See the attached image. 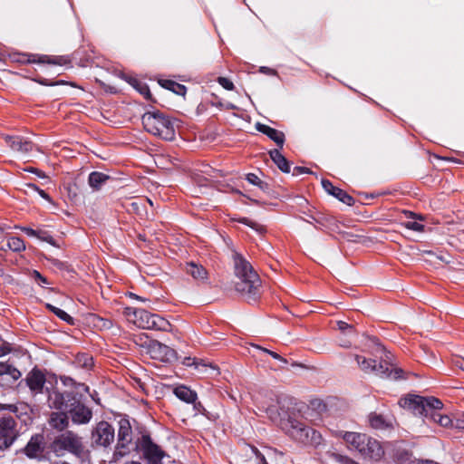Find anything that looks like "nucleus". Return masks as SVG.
<instances>
[{
  "label": "nucleus",
  "mask_w": 464,
  "mask_h": 464,
  "mask_svg": "<svg viewBox=\"0 0 464 464\" xmlns=\"http://www.w3.org/2000/svg\"><path fill=\"white\" fill-rule=\"evenodd\" d=\"M272 160L283 172H290V165L287 160L281 154L278 150H273L269 152Z\"/></svg>",
  "instance_id": "nucleus-24"
},
{
  "label": "nucleus",
  "mask_w": 464,
  "mask_h": 464,
  "mask_svg": "<svg viewBox=\"0 0 464 464\" xmlns=\"http://www.w3.org/2000/svg\"><path fill=\"white\" fill-rule=\"evenodd\" d=\"M130 296H132L135 299L141 300V298L134 294H130Z\"/></svg>",
  "instance_id": "nucleus-57"
},
{
  "label": "nucleus",
  "mask_w": 464,
  "mask_h": 464,
  "mask_svg": "<svg viewBox=\"0 0 464 464\" xmlns=\"http://www.w3.org/2000/svg\"><path fill=\"white\" fill-rule=\"evenodd\" d=\"M265 353H269L272 357H274L275 359L276 360H280L282 361L283 362H286V361L285 359H283L278 353H275V352H271V351H268L266 349H264L263 350Z\"/></svg>",
  "instance_id": "nucleus-43"
},
{
  "label": "nucleus",
  "mask_w": 464,
  "mask_h": 464,
  "mask_svg": "<svg viewBox=\"0 0 464 464\" xmlns=\"http://www.w3.org/2000/svg\"><path fill=\"white\" fill-rule=\"evenodd\" d=\"M322 186L327 193L337 198L343 203L348 206H352L353 204V198L343 189L334 187L331 181L327 179H323Z\"/></svg>",
  "instance_id": "nucleus-16"
},
{
  "label": "nucleus",
  "mask_w": 464,
  "mask_h": 464,
  "mask_svg": "<svg viewBox=\"0 0 464 464\" xmlns=\"http://www.w3.org/2000/svg\"><path fill=\"white\" fill-rule=\"evenodd\" d=\"M10 350L6 346L0 347V357L8 353Z\"/></svg>",
  "instance_id": "nucleus-49"
},
{
  "label": "nucleus",
  "mask_w": 464,
  "mask_h": 464,
  "mask_svg": "<svg viewBox=\"0 0 464 464\" xmlns=\"http://www.w3.org/2000/svg\"><path fill=\"white\" fill-rule=\"evenodd\" d=\"M25 170L29 171V172H36L37 171V169H34V168H30V169H26Z\"/></svg>",
  "instance_id": "nucleus-53"
},
{
  "label": "nucleus",
  "mask_w": 464,
  "mask_h": 464,
  "mask_svg": "<svg viewBox=\"0 0 464 464\" xmlns=\"http://www.w3.org/2000/svg\"><path fill=\"white\" fill-rule=\"evenodd\" d=\"M114 437V428L107 421H100L92 432V441L98 446L108 447Z\"/></svg>",
  "instance_id": "nucleus-10"
},
{
  "label": "nucleus",
  "mask_w": 464,
  "mask_h": 464,
  "mask_svg": "<svg viewBox=\"0 0 464 464\" xmlns=\"http://www.w3.org/2000/svg\"><path fill=\"white\" fill-rule=\"evenodd\" d=\"M22 230L29 237H37L38 231L30 227H22Z\"/></svg>",
  "instance_id": "nucleus-41"
},
{
  "label": "nucleus",
  "mask_w": 464,
  "mask_h": 464,
  "mask_svg": "<svg viewBox=\"0 0 464 464\" xmlns=\"http://www.w3.org/2000/svg\"><path fill=\"white\" fill-rule=\"evenodd\" d=\"M35 280L38 281L39 285L47 283V280L45 277H44L39 272L34 271V272Z\"/></svg>",
  "instance_id": "nucleus-42"
},
{
  "label": "nucleus",
  "mask_w": 464,
  "mask_h": 464,
  "mask_svg": "<svg viewBox=\"0 0 464 464\" xmlns=\"http://www.w3.org/2000/svg\"><path fill=\"white\" fill-rule=\"evenodd\" d=\"M355 361L359 368L366 373H375L382 378H390L397 380L401 378L402 370L395 367L392 363H388L386 361L384 363H376L375 361L366 359L360 355H355Z\"/></svg>",
  "instance_id": "nucleus-7"
},
{
  "label": "nucleus",
  "mask_w": 464,
  "mask_h": 464,
  "mask_svg": "<svg viewBox=\"0 0 464 464\" xmlns=\"http://www.w3.org/2000/svg\"><path fill=\"white\" fill-rule=\"evenodd\" d=\"M74 399L75 396L71 393L53 392L49 394L48 402L51 408L67 412L70 403L72 402Z\"/></svg>",
  "instance_id": "nucleus-14"
},
{
  "label": "nucleus",
  "mask_w": 464,
  "mask_h": 464,
  "mask_svg": "<svg viewBox=\"0 0 464 464\" xmlns=\"http://www.w3.org/2000/svg\"><path fill=\"white\" fill-rule=\"evenodd\" d=\"M175 395L181 401L190 403L196 401L197 394L186 386H179L174 390Z\"/></svg>",
  "instance_id": "nucleus-26"
},
{
  "label": "nucleus",
  "mask_w": 464,
  "mask_h": 464,
  "mask_svg": "<svg viewBox=\"0 0 464 464\" xmlns=\"http://www.w3.org/2000/svg\"><path fill=\"white\" fill-rule=\"evenodd\" d=\"M256 130L269 137L280 148L283 147L285 142V134L282 131L262 123H256Z\"/></svg>",
  "instance_id": "nucleus-20"
},
{
  "label": "nucleus",
  "mask_w": 464,
  "mask_h": 464,
  "mask_svg": "<svg viewBox=\"0 0 464 464\" xmlns=\"http://www.w3.org/2000/svg\"><path fill=\"white\" fill-rule=\"evenodd\" d=\"M402 409L414 415L428 417L430 408H442L443 403L435 397H422L416 394H408L399 401Z\"/></svg>",
  "instance_id": "nucleus-6"
},
{
  "label": "nucleus",
  "mask_w": 464,
  "mask_h": 464,
  "mask_svg": "<svg viewBox=\"0 0 464 464\" xmlns=\"http://www.w3.org/2000/svg\"><path fill=\"white\" fill-rule=\"evenodd\" d=\"M453 428L457 430H464V414L459 416L453 420Z\"/></svg>",
  "instance_id": "nucleus-39"
},
{
  "label": "nucleus",
  "mask_w": 464,
  "mask_h": 464,
  "mask_svg": "<svg viewBox=\"0 0 464 464\" xmlns=\"http://www.w3.org/2000/svg\"><path fill=\"white\" fill-rule=\"evenodd\" d=\"M246 180L253 185H259L260 183L259 178L253 173H249L246 175Z\"/></svg>",
  "instance_id": "nucleus-40"
},
{
  "label": "nucleus",
  "mask_w": 464,
  "mask_h": 464,
  "mask_svg": "<svg viewBox=\"0 0 464 464\" xmlns=\"http://www.w3.org/2000/svg\"><path fill=\"white\" fill-rule=\"evenodd\" d=\"M269 419L278 424L294 440L304 444H319L321 436L318 432L303 422L299 416L293 413L286 417H281L276 405H272L266 410Z\"/></svg>",
  "instance_id": "nucleus-1"
},
{
  "label": "nucleus",
  "mask_w": 464,
  "mask_h": 464,
  "mask_svg": "<svg viewBox=\"0 0 464 464\" xmlns=\"http://www.w3.org/2000/svg\"><path fill=\"white\" fill-rule=\"evenodd\" d=\"M19 437L15 420L9 415L0 416V450H8Z\"/></svg>",
  "instance_id": "nucleus-9"
},
{
  "label": "nucleus",
  "mask_w": 464,
  "mask_h": 464,
  "mask_svg": "<svg viewBox=\"0 0 464 464\" xmlns=\"http://www.w3.org/2000/svg\"><path fill=\"white\" fill-rule=\"evenodd\" d=\"M307 172H308V169L305 168H303V167H295L294 169V175H298V174L307 173Z\"/></svg>",
  "instance_id": "nucleus-44"
},
{
  "label": "nucleus",
  "mask_w": 464,
  "mask_h": 464,
  "mask_svg": "<svg viewBox=\"0 0 464 464\" xmlns=\"http://www.w3.org/2000/svg\"><path fill=\"white\" fill-rule=\"evenodd\" d=\"M149 353L152 358L162 362H171L176 359L175 350L155 340L150 343Z\"/></svg>",
  "instance_id": "nucleus-12"
},
{
  "label": "nucleus",
  "mask_w": 464,
  "mask_h": 464,
  "mask_svg": "<svg viewBox=\"0 0 464 464\" xmlns=\"http://www.w3.org/2000/svg\"><path fill=\"white\" fill-rule=\"evenodd\" d=\"M237 281L235 288L248 302H256L260 295L261 280L251 264L239 254L234 256Z\"/></svg>",
  "instance_id": "nucleus-2"
},
{
  "label": "nucleus",
  "mask_w": 464,
  "mask_h": 464,
  "mask_svg": "<svg viewBox=\"0 0 464 464\" xmlns=\"http://www.w3.org/2000/svg\"><path fill=\"white\" fill-rule=\"evenodd\" d=\"M369 420L371 426L374 429H384L388 426V423L382 415H371Z\"/></svg>",
  "instance_id": "nucleus-31"
},
{
  "label": "nucleus",
  "mask_w": 464,
  "mask_h": 464,
  "mask_svg": "<svg viewBox=\"0 0 464 464\" xmlns=\"http://www.w3.org/2000/svg\"><path fill=\"white\" fill-rule=\"evenodd\" d=\"M55 315H57L60 319H62L63 321L64 322H67L71 324H73V319L71 315H69L66 312H64L63 310L58 308L55 310Z\"/></svg>",
  "instance_id": "nucleus-37"
},
{
  "label": "nucleus",
  "mask_w": 464,
  "mask_h": 464,
  "mask_svg": "<svg viewBox=\"0 0 464 464\" xmlns=\"http://www.w3.org/2000/svg\"><path fill=\"white\" fill-rule=\"evenodd\" d=\"M3 138L13 151L23 156H26L34 150V144L23 137L5 135Z\"/></svg>",
  "instance_id": "nucleus-13"
},
{
  "label": "nucleus",
  "mask_w": 464,
  "mask_h": 464,
  "mask_svg": "<svg viewBox=\"0 0 464 464\" xmlns=\"http://www.w3.org/2000/svg\"><path fill=\"white\" fill-rule=\"evenodd\" d=\"M52 450L58 456L63 455L66 451L79 454L82 450V440L73 432L67 431L55 438L52 444Z\"/></svg>",
  "instance_id": "nucleus-8"
},
{
  "label": "nucleus",
  "mask_w": 464,
  "mask_h": 464,
  "mask_svg": "<svg viewBox=\"0 0 464 464\" xmlns=\"http://www.w3.org/2000/svg\"><path fill=\"white\" fill-rule=\"evenodd\" d=\"M441 409L442 408H430L427 418L442 428H453V420L449 415L441 413L440 411Z\"/></svg>",
  "instance_id": "nucleus-19"
},
{
  "label": "nucleus",
  "mask_w": 464,
  "mask_h": 464,
  "mask_svg": "<svg viewBox=\"0 0 464 464\" xmlns=\"http://www.w3.org/2000/svg\"><path fill=\"white\" fill-rule=\"evenodd\" d=\"M46 307H47L51 312H53V314H55V310H56V309H58V307H55V306H53V305H52V304H46Z\"/></svg>",
  "instance_id": "nucleus-51"
},
{
  "label": "nucleus",
  "mask_w": 464,
  "mask_h": 464,
  "mask_svg": "<svg viewBox=\"0 0 464 464\" xmlns=\"http://www.w3.org/2000/svg\"><path fill=\"white\" fill-rule=\"evenodd\" d=\"M338 326H339V329L342 330V331H344L346 329H350L351 328V326L348 324L344 323V322H339L338 323Z\"/></svg>",
  "instance_id": "nucleus-46"
},
{
  "label": "nucleus",
  "mask_w": 464,
  "mask_h": 464,
  "mask_svg": "<svg viewBox=\"0 0 464 464\" xmlns=\"http://www.w3.org/2000/svg\"><path fill=\"white\" fill-rule=\"evenodd\" d=\"M195 364H196V368H198L199 366H202V367H204L206 369L209 368L211 370H216V368L214 366H212V365H207L205 363H195Z\"/></svg>",
  "instance_id": "nucleus-50"
},
{
  "label": "nucleus",
  "mask_w": 464,
  "mask_h": 464,
  "mask_svg": "<svg viewBox=\"0 0 464 464\" xmlns=\"http://www.w3.org/2000/svg\"><path fill=\"white\" fill-rule=\"evenodd\" d=\"M26 188H27L30 191L38 192V193H39V195H40L43 198H44V199H46V200H48V201H51L50 197L48 196V194H47L45 191H44L43 189H40L36 185H34V184H31V183H28V184H26Z\"/></svg>",
  "instance_id": "nucleus-36"
},
{
  "label": "nucleus",
  "mask_w": 464,
  "mask_h": 464,
  "mask_svg": "<svg viewBox=\"0 0 464 464\" xmlns=\"http://www.w3.org/2000/svg\"><path fill=\"white\" fill-rule=\"evenodd\" d=\"M135 89H137V91L142 94L147 100H150V97H151V94H150V89L149 87L142 83V82H140L139 81L137 80H132L131 82H130Z\"/></svg>",
  "instance_id": "nucleus-32"
},
{
  "label": "nucleus",
  "mask_w": 464,
  "mask_h": 464,
  "mask_svg": "<svg viewBox=\"0 0 464 464\" xmlns=\"http://www.w3.org/2000/svg\"><path fill=\"white\" fill-rule=\"evenodd\" d=\"M29 389L34 392H41L44 382L45 377L39 370H33L25 379Z\"/></svg>",
  "instance_id": "nucleus-18"
},
{
  "label": "nucleus",
  "mask_w": 464,
  "mask_h": 464,
  "mask_svg": "<svg viewBox=\"0 0 464 464\" xmlns=\"http://www.w3.org/2000/svg\"><path fill=\"white\" fill-rule=\"evenodd\" d=\"M186 271L191 275L195 279H204L207 276L206 269L195 263H189L187 265Z\"/></svg>",
  "instance_id": "nucleus-28"
},
{
  "label": "nucleus",
  "mask_w": 464,
  "mask_h": 464,
  "mask_svg": "<svg viewBox=\"0 0 464 464\" xmlns=\"http://www.w3.org/2000/svg\"><path fill=\"white\" fill-rule=\"evenodd\" d=\"M34 173L37 174L39 177H44V175L42 174V172L39 169H37V171Z\"/></svg>",
  "instance_id": "nucleus-56"
},
{
  "label": "nucleus",
  "mask_w": 464,
  "mask_h": 464,
  "mask_svg": "<svg viewBox=\"0 0 464 464\" xmlns=\"http://www.w3.org/2000/svg\"><path fill=\"white\" fill-rule=\"evenodd\" d=\"M0 375L9 376L10 380L16 381L21 377V372L8 362H0Z\"/></svg>",
  "instance_id": "nucleus-27"
},
{
  "label": "nucleus",
  "mask_w": 464,
  "mask_h": 464,
  "mask_svg": "<svg viewBox=\"0 0 464 464\" xmlns=\"http://www.w3.org/2000/svg\"><path fill=\"white\" fill-rule=\"evenodd\" d=\"M61 380L64 385H72L74 383L73 380L70 377H62Z\"/></svg>",
  "instance_id": "nucleus-45"
},
{
  "label": "nucleus",
  "mask_w": 464,
  "mask_h": 464,
  "mask_svg": "<svg viewBox=\"0 0 464 464\" xmlns=\"http://www.w3.org/2000/svg\"><path fill=\"white\" fill-rule=\"evenodd\" d=\"M34 173L37 174L39 177H44V175L42 174V172L39 169H37V171Z\"/></svg>",
  "instance_id": "nucleus-55"
},
{
  "label": "nucleus",
  "mask_w": 464,
  "mask_h": 464,
  "mask_svg": "<svg viewBox=\"0 0 464 464\" xmlns=\"http://www.w3.org/2000/svg\"><path fill=\"white\" fill-rule=\"evenodd\" d=\"M37 238L40 240L45 241L49 243L52 246L59 247V245H57L56 241L53 238V237L46 231L39 229Z\"/></svg>",
  "instance_id": "nucleus-33"
},
{
  "label": "nucleus",
  "mask_w": 464,
  "mask_h": 464,
  "mask_svg": "<svg viewBox=\"0 0 464 464\" xmlns=\"http://www.w3.org/2000/svg\"><path fill=\"white\" fill-rule=\"evenodd\" d=\"M12 407L14 408V410H13V411H14V412H17V407H14V406H12Z\"/></svg>",
  "instance_id": "nucleus-58"
},
{
  "label": "nucleus",
  "mask_w": 464,
  "mask_h": 464,
  "mask_svg": "<svg viewBox=\"0 0 464 464\" xmlns=\"http://www.w3.org/2000/svg\"><path fill=\"white\" fill-rule=\"evenodd\" d=\"M160 85L179 95H185L186 87L182 84L170 80H163L160 82Z\"/></svg>",
  "instance_id": "nucleus-29"
},
{
  "label": "nucleus",
  "mask_w": 464,
  "mask_h": 464,
  "mask_svg": "<svg viewBox=\"0 0 464 464\" xmlns=\"http://www.w3.org/2000/svg\"><path fill=\"white\" fill-rule=\"evenodd\" d=\"M239 222L250 227L251 228L255 229L258 233H263L265 231V228L263 226L257 224L256 222H254L246 218H243L239 219Z\"/></svg>",
  "instance_id": "nucleus-34"
},
{
  "label": "nucleus",
  "mask_w": 464,
  "mask_h": 464,
  "mask_svg": "<svg viewBox=\"0 0 464 464\" xmlns=\"http://www.w3.org/2000/svg\"><path fill=\"white\" fill-rule=\"evenodd\" d=\"M29 458H36L44 451V437L41 434L33 436L24 450Z\"/></svg>",
  "instance_id": "nucleus-17"
},
{
  "label": "nucleus",
  "mask_w": 464,
  "mask_h": 464,
  "mask_svg": "<svg viewBox=\"0 0 464 464\" xmlns=\"http://www.w3.org/2000/svg\"><path fill=\"white\" fill-rule=\"evenodd\" d=\"M108 179V175L102 172L93 171L89 175L88 182L91 188H92L94 190H98Z\"/></svg>",
  "instance_id": "nucleus-25"
},
{
  "label": "nucleus",
  "mask_w": 464,
  "mask_h": 464,
  "mask_svg": "<svg viewBox=\"0 0 464 464\" xmlns=\"http://www.w3.org/2000/svg\"><path fill=\"white\" fill-rule=\"evenodd\" d=\"M402 226L408 229H411V230H413L416 232H422L424 230V226L416 221H408L406 223H403Z\"/></svg>",
  "instance_id": "nucleus-35"
},
{
  "label": "nucleus",
  "mask_w": 464,
  "mask_h": 464,
  "mask_svg": "<svg viewBox=\"0 0 464 464\" xmlns=\"http://www.w3.org/2000/svg\"><path fill=\"white\" fill-rule=\"evenodd\" d=\"M144 129L166 140H172L175 138L173 123L169 119L160 112H147L142 116Z\"/></svg>",
  "instance_id": "nucleus-5"
},
{
  "label": "nucleus",
  "mask_w": 464,
  "mask_h": 464,
  "mask_svg": "<svg viewBox=\"0 0 464 464\" xmlns=\"http://www.w3.org/2000/svg\"><path fill=\"white\" fill-rule=\"evenodd\" d=\"M24 414L26 415V419L30 420V416H28L26 412H24Z\"/></svg>",
  "instance_id": "nucleus-59"
},
{
  "label": "nucleus",
  "mask_w": 464,
  "mask_h": 464,
  "mask_svg": "<svg viewBox=\"0 0 464 464\" xmlns=\"http://www.w3.org/2000/svg\"><path fill=\"white\" fill-rule=\"evenodd\" d=\"M218 82L226 90L231 91L234 89L233 82L226 77H218Z\"/></svg>",
  "instance_id": "nucleus-38"
},
{
  "label": "nucleus",
  "mask_w": 464,
  "mask_h": 464,
  "mask_svg": "<svg viewBox=\"0 0 464 464\" xmlns=\"http://www.w3.org/2000/svg\"><path fill=\"white\" fill-rule=\"evenodd\" d=\"M46 307H47L51 312H53V314H55V310H56V309H58V307H55V306H53V305H52V304H46Z\"/></svg>",
  "instance_id": "nucleus-52"
},
{
  "label": "nucleus",
  "mask_w": 464,
  "mask_h": 464,
  "mask_svg": "<svg viewBox=\"0 0 464 464\" xmlns=\"http://www.w3.org/2000/svg\"><path fill=\"white\" fill-rule=\"evenodd\" d=\"M92 357H90L88 355L84 356L83 366L88 367V366L92 365Z\"/></svg>",
  "instance_id": "nucleus-47"
},
{
  "label": "nucleus",
  "mask_w": 464,
  "mask_h": 464,
  "mask_svg": "<svg viewBox=\"0 0 464 464\" xmlns=\"http://www.w3.org/2000/svg\"><path fill=\"white\" fill-rule=\"evenodd\" d=\"M142 451L145 459L150 464H160L164 457V452L159 446L152 443L149 439H143Z\"/></svg>",
  "instance_id": "nucleus-15"
},
{
  "label": "nucleus",
  "mask_w": 464,
  "mask_h": 464,
  "mask_svg": "<svg viewBox=\"0 0 464 464\" xmlns=\"http://www.w3.org/2000/svg\"><path fill=\"white\" fill-rule=\"evenodd\" d=\"M455 364L460 368L461 370L464 371V360L463 359H457L456 362H455Z\"/></svg>",
  "instance_id": "nucleus-48"
},
{
  "label": "nucleus",
  "mask_w": 464,
  "mask_h": 464,
  "mask_svg": "<svg viewBox=\"0 0 464 464\" xmlns=\"http://www.w3.org/2000/svg\"><path fill=\"white\" fill-rule=\"evenodd\" d=\"M49 423L51 427L57 430H63L69 424L68 416L64 411L53 412Z\"/></svg>",
  "instance_id": "nucleus-22"
},
{
  "label": "nucleus",
  "mask_w": 464,
  "mask_h": 464,
  "mask_svg": "<svg viewBox=\"0 0 464 464\" xmlns=\"http://www.w3.org/2000/svg\"><path fill=\"white\" fill-rule=\"evenodd\" d=\"M67 412L71 415L72 420L77 424L88 423L92 417V411L76 398L70 403Z\"/></svg>",
  "instance_id": "nucleus-11"
},
{
  "label": "nucleus",
  "mask_w": 464,
  "mask_h": 464,
  "mask_svg": "<svg viewBox=\"0 0 464 464\" xmlns=\"http://www.w3.org/2000/svg\"><path fill=\"white\" fill-rule=\"evenodd\" d=\"M7 246L11 250L14 252H20L25 249L24 241L20 237H9L7 240Z\"/></svg>",
  "instance_id": "nucleus-30"
},
{
  "label": "nucleus",
  "mask_w": 464,
  "mask_h": 464,
  "mask_svg": "<svg viewBox=\"0 0 464 464\" xmlns=\"http://www.w3.org/2000/svg\"><path fill=\"white\" fill-rule=\"evenodd\" d=\"M125 314L140 328L164 332L170 329V324L167 320L143 309L128 307L125 310Z\"/></svg>",
  "instance_id": "nucleus-4"
},
{
  "label": "nucleus",
  "mask_w": 464,
  "mask_h": 464,
  "mask_svg": "<svg viewBox=\"0 0 464 464\" xmlns=\"http://www.w3.org/2000/svg\"><path fill=\"white\" fill-rule=\"evenodd\" d=\"M118 440L121 441H132V430L130 423L126 419L119 421Z\"/></svg>",
  "instance_id": "nucleus-23"
},
{
  "label": "nucleus",
  "mask_w": 464,
  "mask_h": 464,
  "mask_svg": "<svg viewBox=\"0 0 464 464\" xmlns=\"http://www.w3.org/2000/svg\"><path fill=\"white\" fill-rule=\"evenodd\" d=\"M131 445L132 441H121L118 440L111 462L117 463L123 457L129 455L131 450Z\"/></svg>",
  "instance_id": "nucleus-21"
},
{
  "label": "nucleus",
  "mask_w": 464,
  "mask_h": 464,
  "mask_svg": "<svg viewBox=\"0 0 464 464\" xmlns=\"http://www.w3.org/2000/svg\"><path fill=\"white\" fill-rule=\"evenodd\" d=\"M260 459H261L262 464H267V462H266V460L264 456H261Z\"/></svg>",
  "instance_id": "nucleus-54"
},
{
  "label": "nucleus",
  "mask_w": 464,
  "mask_h": 464,
  "mask_svg": "<svg viewBox=\"0 0 464 464\" xmlns=\"http://www.w3.org/2000/svg\"><path fill=\"white\" fill-rule=\"evenodd\" d=\"M344 441L351 450H357L362 456L378 460L383 456V449L380 442L363 433L345 432Z\"/></svg>",
  "instance_id": "nucleus-3"
}]
</instances>
